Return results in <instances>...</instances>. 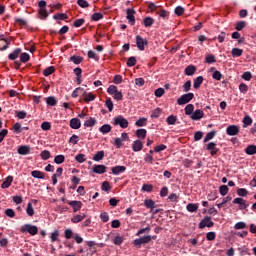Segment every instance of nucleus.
Instances as JSON below:
<instances>
[{
    "label": "nucleus",
    "instance_id": "49530a36",
    "mask_svg": "<svg viewBox=\"0 0 256 256\" xmlns=\"http://www.w3.org/2000/svg\"><path fill=\"white\" fill-rule=\"evenodd\" d=\"M40 157H41V159H43V161H47V159L51 158V152H49L48 150H43L40 153Z\"/></svg>",
    "mask_w": 256,
    "mask_h": 256
},
{
    "label": "nucleus",
    "instance_id": "39448f33",
    "mask_svg": "<svg viewBox=\"0 0 256 256\" xmlns=\"http://www.w3.org/2000/svg\"><path fill=\"white\" fill-rule=\"evenodd\" d=\"M214 225H215V222L211 221V216H206L199 223V229H205V227L211 228Z\"/></svg>",
    "mask_w": 256,
    "mask_h": 256
},
{
    "label": "nucleus",
    "instance_id": "0eeeda50",
    "mask_svg": "<svg viewBox=\"0 0 256 256\" xmlns=\"http://www.w3.org/2000/svg\"><path fill=\"white\" fill-rule=\"evenodd\" d=\"M226 134L230 137H235V135H239V126L230 125L226 128Z\"/></svg>",
    "mask_w": 256,
    "mask_h": 256
},
{
    "label": "nucleus",
    "instance_id": "7ed1b4c3",
    "mask_svg": "<svg viewBox=\"0 0 256 256\" xmlns=\"http://www.w3.org/2000/svg\"><path fill=\"white\" fill-rule=\"evenodd\" d=\"M113 121V125H119L121 129H127L129 127V121L121 115L114 117Z\"/></svg>",
    "mask_w": 256,
    "mask_h": 256
},
{
    "label": "nucleus",
    "instance_id": "338daca9",
    "mask_svg": "<svg viewBox=\"0 0 256 256\" xmlns=\"http://www.w3.org/2000/svg\"><path fill=\"white\" fill-rule=\"evenodd\" d=\"M41 129H42L43 131H50V129H51V123H50V122H43V123L41 124Z\"/></svg>",
    "mask_w": 256,
    "mask_h": 256
},
{
    "label": "nucleus",
    "instance_id": "f257e3e1",
    "mask_svg": "<svg viewBox=\"0 0 256 256\" xmlns=\"http://www.w3.org/2000/svg\"><path fill=\"white\" fill-rule=\"evenodd\" d=\"M21 233H29V235L35 236L39 233V228L35 225L25 224L20 228Z\"/></svg>",
    "mask_w": 256,
    "mask_h": 256
},
{
    "label": "nucleus",
    "instance_id": "2f4dec72",
    "mask_svg": "<svg viewBox=\"0 0 256 256\" xmlns=\"http://www.w3.org/2000/svg\"><path fill=\"white\" fill-rule=\"evenodd\" d=\"M246 155H256V146L255 145H249L245 149Z\"/></svg>",
    "mask_w": 256,
    "mask_h": 256
},
{
    "label": "nucleus",
    "instance_id": "4468645a",
    "mask_svg": "<svg viewBox=\"0 0 256 256\" xmlns=\"http://www.w3.org/2000/svg\"><path fill=\"white\" fill-rule=\"evenodd\" d=\"M17 151L19 155H29L31 153V147L29 145H21Z\"/></svg>",
    "mask_w": 256,
    "mask_h": 256
},
{
    "label": "nucleus",
    "instance_id": "ea45409f",
    "mask_svg": "<svg viewBox=\"0 0 256 256\" xmlns=\"http://www.w3.org/2000/svg\"><path fill=\"white\" fill-rule=\"evenodd\" d=\"M145 125H147V118L145 117L140 118L135 122L136 127H145Z\"/></svg>",
    "mask_w": 256,
    "mask_h": 256
},
{
    "label": "nucleus",
    "instance_id": "473e14b6",
    "mask_svg": "<svg viewBox=\"0 0 256 256\" xmlns=\"http://www.w3.org/2000/svg\"><path fill=\"white\" fill-rule=\"evenodd\" d=\"M187 211H189L190 213H195L197 211V209H199V205L198 204H193V203H189L186 206Z\"/></svg>",
    "mask_w": 256,
    "mask_h": 256
},
{
    "label": "nucleus",
    "instance_id": "c9c22d12",
    "mask_svg": "<svg viewBox=\"0 0 256 256\" xmlns=\"http://www.w3.org/2000/svg\"><path fill=\"white\" fill-rule=\"evenodd\" d=\"M136 136L138 137V139H145V137H147V130H145V129H138L136 131Z\"/></svg>",
    "mask_w": 256,
    "mask_h": 256
},
{
    "label": "nucleus",
    "instance_id": "de8ad7c7",
    "mask_svg": "<svg viewBox=\"0 0 256 256\" xmlns=\"http://www.w3.org/2000/svg\"><path fill=\"white\" fill-rule=\"evenodd\" d=\"M54 163H56V165H61V163H65V156L64 155L55 156Z\"/></svg>",
    "mask_w": 256,
    "mask_h": 256
},
{
    "label": "nucleus",
    "instance_id": "3c124183",
    "mask_svg": "<svg viewBox=\"0 0 256 256\" xmlns=\"http://www.w3.org/2000/svg\"><path fill=\"white\" fill-rule=\"evenodd\" d=\"M237 195H239V197H247V195H249V191L245 188H238Z\"/></svg>",
    "mask_w": 256,
    "mask_h": 256
},
{
    "label": "nucleus",
    "instance_id": "c85d7f7f",
    "mask_svg": "<svg viewBox=\"0 0 256 256\" xmlns=\"http://www.w3.org/2000/svg\"><path fill=\"white\" fill-rule=\"evenodd\" d=\"M70 61H72L74 65H80V63H83V57L73 55L70 57Z\"/></svg>",
    "mask_w": 256,
    "mask_h": 256
},
{
    "label": "nucleus",
    "instance_id": "6ab92c4d",
    "mask_svg": "<svg viewBox=\"0 0 256 256\" xmlns=\"http://www.w3.org/2000/svg\"><path fill=\"white\" fill-rule=\"evenodd\" d=\"M95 94L91 92H83V99L85 103H89L90 101H95Z\"/></svg>",
    "mask_w": 256,
    "mask_h": 256
},
{
    "label": "nucleus",
    "instance_id": "7c9ffc66",
    "mask_svg": "<svg viewBox=\"0 0 256 256\" xmlns=\"http://www.w3.org/2000/svg\"><path fill=\"white\" fill-rule=\"evenodd\" d=\"M216 135L217 131L215 130L208 132L204 138V143H208V141H211V139H213Z\"/></svg>",
    "mask_w": 256,
    "mask_h": 256
},
{
    "label": "nucleus",
    "instance_id": "8fccbe9b",
    "mask_svg": "<svg viewBox=\"0 0 256 256\" xmlns=\"http://www.w3.org/2000/svg\"><path fill=\"white\" fill-rule=\"evenodd\" d=\"M247 23L245 21H239L236 24L235 30L236 31H243V29H245Z\"/></svg>",
    "mask_w": 256,
    "mask_h": 256
},
{
    "label": "nucleus",
    "instance_id": "f03ea898",
    "mask_svg": "<svg viewBox=\"0 0 256 256\" xmlns=\"http://www.w3.org/2000/svg\"><path fill=\"white\" fill-rule=\"evenodd\" d=\"M195 97V94L192 92L183 94L181 97L177 99L178 105H187V103H191L193 101V98Z\"/></svg>",
    "mask_w": 256,
    "mask_h": 256
},
{
    "label": "nucleus",
    "instance_id": "c756f323",
    "mask_svg": "<svg viewBox=\"0 0 256 256\" xmlns=\"http://www.w3.org/2000/svg\"><path fill=\"white\" fill-rule=\"evenodd\" d=\"M46 103L50 107H55V105H57V99L55 98V96H49L48 98H46Z\"/></svg>",
    "mask_w": 256,
    "mask_h": 256
},
{
    "label": "nucleus",
    "instance_id": "774afa93",
    "mask_svg": "<svg viewBox=\"0 0 256 256\" xmlns=\"http://www.w3.org/2000/svg\"><path fill=\"white\" fill-rule=\"evenodd\" d=\"M92 21H100V19H103L102 13H94L91 17Z\"/></svg>",
    "mask_w": 256,
    "mask_h": 256
},
{
    "label": "nucleus",
    "instance_id": "79ce46f5",
    "mask_svg": "<svg viewBox=\"0 0 256 256\" xmlns=\"http://www.w3.org/2000/svg\"><path fill=\"white\" fill-rule=\"evenodd\" d=\"M137 65V58L135 56H131L127 60V67H135Z\"/></svg>",
    "mask_w": 256,
    "mask_h": 256
},
{
    "label": "nucleus",
    "instance_id": "a211bd4d",
    "mask_svg": "<svg viewBox=\"0 0 256 256\" xmlns=\"http://www.w3.org/2000/svg\"><path fill=\"white\" fill-rule=\"evenodd\" d=\"M142 149H143V142H141V140H136V141L133 142L132 150L134 152L137 153V152L141 151Z\"/></svg>",
    "mask_w": 256,
    "mask_h": 256
},
{
    "label": "nucleus",
    "instance_id": "bf43d9fd",
    "mask_svg": "<svg viewBox=\"0 0 256 256\" xmlns=\"http://www.w3.org/2000/svg\"><path fill=\"white\" fill-rule=\"evenodd\" d=\"M84 24H85V19L80 18V19H77V20L74 21L73 27L79 28Z\"/></svg>",
    "mask_w": 256,
    "mask_h": 256
},
{
    "label": "nucleus",
    "instance_id": "69168bd1",
    "mask_svg": "<svg viewBox=\"0 0 256 256\" xmlns=\"http://www.w3.org/2000/svg\"><path fill=\"white\" fill-rule=\"evenodd\" d=\"M75 160L77 161V163H85V161H86L85 154L76 155Z\"/></svg>",
    "mask_w": 256,
    "mask_h": 256
},
{
    "label": "nucleus",
    "instance_id": "603ef678",
    "mask_svg": "<svg viewBox=\"0 0 256 256\" xmlns=\"http://www.w3.org/2000/svg\"><path fill=\"white\" fill-rule=\"evenodd\" d=\"M29 59H31V56H29V53H27V52H24L20 55L21 63H27V61H29Z\"/></svg>",
    "mask_w": 256,
    "mask_h": 256
},
{
    "label": "nucleus",
    "instance_id": "864d4df0",
    "mask_svg": "<svg viewBox=\"0 0 256 256\" xmlns=\"http://www.w3.org/2000/svg\"><path fill=\"white\" fill-rule=\"evenodd\" d=\"M239 91H240V93H243V95H246L247 91H249V86H247V84H245V83H241L239 85Z\"/></svg>",
    "mask_w": 256,
    "mask_h": 256
},
{
    "label": "nucleus",
    "instance_id": "1a4fd4ad",
    "mask_svg": "<svg viewBox=\"0 0 256 256\" xmlns=\"http://www.w3.org/2000/svg\"><path fill=\"white\" fill-rule=\"evenodd\" d=\"M203 117H205V112H203L201 109H197L192 113L190 119H192V121H200V119H203Z\"/></svg>",
    "mask_w": 256,
    "mask_h": 256
},
{
    "label": "nucleus",
    "instance_id": "5701e85b",
    "mask_svg": "<svg viewBox=\"0 0 256 256\" xmlns=\"http://www.w3.org/2000/svg\"><path fill=\"white\" fill-rule=\"evenodd\" d=\"M95 125H97V119L93 117H88L84 122V127H95Z\"/></svg>",
    "mask_w": 256,
    "mask_h": 256
},
{
    "label": "nucleus",
    "instance_id": "5fc2aeb1",
    "mask_svg": "<svg viewBox=\"0 0 256 256\" xmlns=\"http://www.w3.org/2000/svg\"><path fill=\"white\" fill-rule=\"evenodd\" d=\"M223 77V74L219 70H215L212 74V78L215 79V81H221V78Z\"/></svg>",
    "mask_w": 256,
    "mask_h": 256
},
{
    "label": "nucleus",
    "instance_id": "a19ab883",
    "mask_svg": "<svg viewBox=\"0 0 256 256\" xmlns=\"http://www.w3.org/2000/svg\"><path fill=\"white\" fill-rule=\"evenodd\" d=\"M53 19H55L56 21L59 19H60V21H65V19H69V16H67V14H65V13H58L53 16Z\"/></svg>",
    "mask_w": 256,
    "mask_h": 256
},
{
    "label": "nucleus",
    "instance_id": "e2e57ef3",
    "mask_svg": "<svg viewBox=\"0 0 256 256\" xmlns=\"http://www.w3.org/2000/svg\"><path fill=\"white\" fill-rule=\"evenodd\" d=\"M142 191H145L146 193H151V191H153V185L143 184Z\"/></svg>",
    "mask_w": 256,
    "mask_h": 256
},
{
    "label": "nucleus",
    "instance_id": "4c0bfd02",
    "mask_svg": "<svg viewBox=\"0 0 256 256\" xmlns=\"http://www.w3.org/2000/svg\"><path fill=\"white\" fill-rule=\"evenodd\" d=\"M219 193H220V195H222V197H225V195H227V193H229V186L221 185L219 187Z\"/></svg>",
    "mask_w": 256,
    "mask_h": 256
},
{
    "label": "nucleus",
    "instance_id": "72a5a7b5",
    "mask_svg": "<svg viewBox=\"0 0 256 256\" xmlns=\"http://www.w3.org/2000/svg\"><path fill=\"white\" fill-rule=\"evenodd\" d=\"M26 213L29 217H33V215H35V209H33V204H31V202L27 204Z\"/></svg>",
    "mask_w": 256,
    "mask_h": 256
},
{
    "label": "nucleus",
    "instance_id": "412c9836",
    "mask_svg": "<svg viewBox=\"0 0 256 256\" xmlns=\"http://www.w3.org/2000/svg\"><path fill=\"white\" fill-rule=\"evenodd\" d=\"M85 217H87L85 215V213H80L78 215H75L71 218V222L72 223H81V221H83V219H85Z\"/></svg>",
    "mask_w": 256,
    "mask_h": 256
},
{
    "label": "nucleus",
    "instance_id": "cd10ccee",
    "mask_svg": "<svg viewBox=\"0 0 256 256\" xmlns=\"http://www.w3.org/2000/svg\"><path fill=\"white\" fill-rule=\"evenodd\" d=\"M111 125L104 124L99 128L100 133H103V135H106V133H111Z\"/></svg>",
    "mask_w": 256,
    "mask_h": 256
},
{
    "label": "nucleus",
    "instance_id": "e433bc0d",
    "mask_svg": "<svg viewBox=\"0 0 256 256\" xmlns=\"http://www.w3.org/2000/svg\"><path fill=\"white\" fill-rule=\"evenodd\" d=\"M53 73H55V67H54V66L47 67V68L43 71V75H44L45 77H49V75H53Z\"/></svg>",
    "mask_w": 256,
    "mask_h": 256
},
{
    "label": "nucleus",
    "instance_id": "0e129e2a",
    "mask_svg": "<svg viewBox=\"0 0 256 256\" xmlns=\"http://www.w3.org/2000/svg\"><path fill=\"white\" fill-rule=\"evenodd\" d=\"M159 17H161L162 19H169V12L166 10H160L158 12Z\"/></svg>",
    "mask_w": 256,
    "mask_h": 256
},
{
    "label": "nucleus",
    "instance_id": "09e8293b",
    "mask_svg": "<svg viewBox=\"0 0 256 256\" xmlns=\"http://www.w3.org/2000/svg\"><path fill=\"white\" fill-rule=\"evenodd\" d=\"M102 191L109 193L111 191V184L108 181H104L101 186Z\"/></svg>",
    "mask_w": 256,
    "mask_h": 256
},
{
    "label": "nucleus",
    "instance_id": "bb28decb",
    "mask_svg": "<svg viewBox=\"0 0 256 256\" xmlns=\"http://www.w3.org/2000/svg\"><path fill=\"white\" fill-rule=\"evenodd\" d=\"M31 175L34 177V179H45V173L39 170L32 171Z\"/></svg>",
    "mask_w": 256,
    "mask_h": 256
},
{
    "label": "nucleus",
    "instance_id": "37998d69",
    "mask_svg": "<svg viewBox=\"0 0 256 256\" xmlns=\"http://www.w3.org/2000/svg\"><path fill=\"white\" fill-rule=\"evenodd\" d=\"M231 54L232 57H241V55H243V49L233 48Z\"/></svg>",
    "mask_w": 256,
    "mask_h": 256
},
{
    "label": "nucleus",
    "instance_id": "2eb2a0df",
    "mask_svg": "<svg viewBox=\"0 0 256 256\" xmlns=\"http://www.w3.org/2000/svg\"><path fill=\"white\" fill-rule=\"evenodd\" d=\"M113 175H120V173H124V171H127V167L125 166H114L111 168Z\"/></svg>",
    "mask_w": 256,
    "mask_h": 256
},
{
    "label": "nucleus",
    "instance_id": "f8f14e48",
    "mask_svg": "<svg viewBox=\"0 0 256 256\" xmlns=\"http://www.w3.org/2000/svg\"><path fill=\"white\" fill-rule=\"evenodd\" d=\"M68 205L73 208L74 213H77V211H81V207H83V203L77 200L69 201Z\"/></svg>",
    "mask_w": 256,
    "mask_h": 256
},
{
    "label": "nucleus",
    "instance_id": "a18cd8bd",
    "mask_svg": "<svg viewBox=\"0 0 256 256\" xmlns=\"http://www.w3.org/2000/svg\"><path fill=\"white\" fill-rule=\"evenodd\" d=\"M103 157H105V152L101 150L94 155L93 159L94 161H102Z\"/></svg>",
    "mask_w": 256,
    "mask_h": 256
},
{
    "label": "nucleus",
    "instance_id": "9b49d317",
    "mask_svg": "<svg viewBox=\"0 0 256 256\" xmlns=\"http://www.w3.org/2000/svg\"><path fill=\"white\" fill-rule=\"evenodd\" d=\"M207 151H210V155L213 157L219 153V148H217V144L215 142H210L206 146Z\"/></svg>",
    "mask_w": 256,
    "mask_h": 256
},
{
    "label": "nucleus",
    "instance_id": "6e6d98bb",
    "mask_svg": "<svg viewBox=\"0 0 256 256\" xmlns=\"http://www.w3.org/2000/svg\"><path fill=\"white\" fill-rule=\"evenodd\" d=\"M77 5L82 9H87L89 7V2H87V0H77Z\"/></svg>",
    "mask_w": 256,
    "mask_h": 256
},
{
    "label": "nucleus",
    "instance_id": "c03bdc74",
    "mask_svg": "<svg viewBox=\"0 0 256 256\" xmlns=\"http://www.w3.org/2000/svg\"><path fill=\"white\" fill-rule=\"evenodd\" d=\"M166 122L168 125H175L177 123V116L175 115H170L166 118Z\"/></svg>",
    "mask_w": 256,
    "mask_h": 256
},
{
    "label": "nucleus",
    "instance_id": "423d86ee",
    "mask_svg": "<svg viewBox=\"0 0 256 256\" xmlns=\"http://www.w3.org/2000/svg\"><path fill=\"white\" fill-rule=\"evenodd\" d=\"M136 45L139 51H145V45H149V41H147V39H143L140 35H137Z\"/></svg>",
    "mask_w": 256,
    "mask_h": 256
},
{
    "label": "nucleus",
    "instance_id": "a878e982",
    "mask_svg": "<svg viewBox=\"0 0 256 256\" xmlns=\"http://www.w3.org/2000/svg\"><path fill=\"white\" fill-rule=\"evenodd\" d=\"M185 115H189L190 117L193 115V111H195V106L193 104H188L184 108Z\"/></svg>",
    "mask_w": 256,
    "mask_h": 256
},
{
    "label": "nucleus",
    "instance_id": "680f3d73",
    "mask_svg": "<svg viewBox=\"0 0 256 256\" xmlns=\"http://www.w3.org/2000/svg\"><path fill=\"white\" fill-rule=\"evenodd\" d=\"M105 105L108 109V111H113V100H111V98H107L105 101Z\"/></svg>",
    "mask_w": 256,
    "mask_h": 256
},
{
    "label": "nucleus",
    "instance_id": "dca6fc26",
    "mask_svg": "<svg viewBox=\"0 0 256 256\" xmlns=\"http://www.w3.org/2000/svg\"><path fill=\"white\" fill-rule=\"evenodd\" d=\"M71 129H81V120L79 118H72L70 120Z\"/></svg>",
    "mask_w": 256,
    "mask_h": 256
},
{
    "label": "nucleus",
    "instance_id": "20e7f679",
    "mask_svg": "<svg viewBox=\"0 0 256 256\" xmlns=\"http://www.w3.org/2000/svg\"><path fill=\"white\" fill-rule=\"evenodd\" d=\"M147 243H151V236H144L141 238H136L133 242V244L135 245V247H137V249H141V245H147Z\"/></svg>",
    "mask_w": 256,
    "mask_h": 256
},
{
    "label": "nucleus",
    "instance_id": "ddd939ff",
    "mask_svg": "<svg viewBox=\"0 0 256 256\" xmlns=\"http://www.w3.org/2000/svg\"><path fill=\"white\" fill-rule=\"evenodd\" d=\"M107 171V166L105 165H94L93 166V173H96L97 175H103Z\"/></svg>",
    "mask_w": 256,
    "mask_h": 256
},
{
    "label": "nucleus",
    "instance_id": "aec40b11",
    "mask_svg": "<svg viewBox=\"0 0 256 256\" xmlns=\"http://www.w3.org/2000/svg\"><path fill=\"white\" fill-rule=\"evenodd\" d=\"M21 48H16L12 53H10L8 55V59L10 61H15V59H17V57H19V55H21Z\"/></svg>",
    "mask_w": 256,
    "mask_h": 256
},
{
    "label": "nucleus",
    "instance_id": "9d476101",
    "mask_svg": "<svg viewBox=\"0 0 256 256\" xmlns=\"http://www.w3.org/2000/svg\"><path fill=\"white\" fill-rule=\"evenodd\" d=\"M233 203L234 205H240L239 206L240 211H243V209H247V207H249V204L243 198H235L233 200Z\"/></svg>",
    "mask_w": 256,
    "mask_h": 256
},
{
    "label": "nucleus",
    "instance_id": "4d7b16f0",
    "mask_svg": "<svg viewBox=\"0 0 256 256\" xmlns=\"http://www.w3.org/2000/svg\"><path fill=\"white\" fill-rule=\"evenodd\" d=\"M189 91H191V80L186 81L183 85V92L189 93Z\"/></svg>",
    "mask_w": 256,
    "mask_h": 256
},
{
    "label": "nucleus",
    "instance_id": "b1692460",
    "mask_svg": "<svg viewBox=\"0 0 256 256\" xmlns=\"http://www.w3.org/2000/svg\"><path fill=\"white\" fill-rule=\"evenodd\" d=\"M196 71L197 68L194 65H189L185 68V75L191 77L192 75H195Z\"/></svg>",
    "mask_w": 256,
    "mask_h": 256
},
{
    "label": "nucleus",
    "instance_id": "13d9d810",
    "mask_svg": "<svg viewBox=\"0 0 256 256\" xmlns=\"http://www.w3.org/2000/svg\"><path fill=\"white\" fill-rule=\"evenodd\" d=\"M124 238L123 236H116L113 240L114 245H123Z\"/></svg>",
    "mask_w": 256,
    "mask_h": 256
},
{
    "label": "nucleus",
    "instance_id": "4be33fe9",
    "mask_svg": "<svg viewBox=\"0 0 256 256\" xmlns=\"http://www.w3.org/2000/svg\"><path fill=\"white\" fill-rule=\"evenodd\" d=\"M11 183H13V176H8L2 183L1 189H9V187H11Z\"/></svg>",
    "mask_w": 256,
    "mask_h": 256
},
{
    "label": "nucleus",
    "instance_id": "f704fd0d",
    "mask_svg": "<svg viewBox=\"0 0 256 256\" xmlns=\"http://www.w3.org/2000/svg\"><path fill=\"white\" fill-rule=\"evenodd\" d=\"M202 83H203V76H198L194 80V84H193L194 89H199V87H201Z\"/></svg>",
    "mask_w": 256,
    "mask_h": 256
},
{
    "label": "nucleus",
    "instance_id": "393cba45",
    "mask_svg": "<svg viewBox=\"0 0 256 256\" xmlns=\"http://www.w3.org/2000/svg\"><path fill=\"white\" fill-rule=\"evenodd\" d=\"M154 23H155V19H153L152 17H149V16L144 18L143 22H142L144 27H152Z\"/></svg>",
    "mask_w": 256,
    "mask_h": 256
},
{
    "label": "nucleus",
    "instance_id": "f3484780",
    "mask_svg": "<svg viewBox=\"0 0 256 256\" xmlns=\"http://www.w3.org/2000/svg\"><path fill=\"white\" fill-rule=\"evenodd\" d=\"M144 206L147 209H150L151 212H153V210L155 209V207H157V204L155 203V201L151 200V199H145L144 200Z\"/></svg>",
    "mask_w": 256,
    "mask_h": 256
},
{
    "label": "nucleus",
    "instance_id": "6e6552de",
    "mask_svg": "<svg viewBox=\"0 0 256 256\" xmlns=\"http://www.w3.org/2000/svg\"><path fill=\"white\" fill-rule=\"evenodd\" d=\"M126 19L130 23V25H135V10L133 8H128L126 10Z\"/></svg>",
    "mask_w": 256,
    "mask_h": 256
},
{
    "label": "nucleus",
    "instance_id": "052dcab7",
    "mask_svg": "<svg viewBox=\"0 0 256 256\" xmlns=\"http://www.w3.org/2000/svg\"><path fill=\"white\" fill-rule=\"evenodd\" d=\"M118 91H119V89H117V86H115V85H110L107 88V93H109V95H113L114 93H116Z\"/></svg>",
    "mask_w": 256,
    "mask_h": 256
},
{
    "label": "nucleus",
    "instance_id": "58836bf2",
    "mask_svg": "<svg viewBox=\"0 0 256 256\" xmlns=\"http://www.w3.org/2000/svg\"><path fill=\"white\" fill-rule=\"evenodd\" d=\"M160 116H161V108L154 109L150 115L151 119H159Z\"/></svg>",
    "mask_w": 256,
    "mask_h": 256
}]
</instances>
